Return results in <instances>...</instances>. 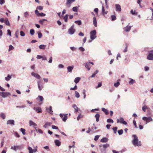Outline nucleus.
Returning <instances> with one entry per match:
<instances>
[{
	"label": "nucleus",
	"mask_w": 153,
	"mask_h": 153,
	"mask_svg": "<svg viewBox=\"0 0 153 153\" xmlns=\"http://www.w3.org/2000/svg\"><path fill=\"white\" fill-rule=\"evenodd\" d=\"M34 109L38 113H41L42 112V110L40 107H34Z\"/></svg>",
	"instance_id": "nucleus-11"
},
{
	"label": "nucleus",
	"mask_w": 153,
	"mask_h": 153,
	"mask_svg": "<svg viewBox=\"0 0 153 153\" xmlns=\"http://www.w3.org/2000/svg\"><path fill=\"white\" fill-rule=\"evenodd\" d=\"M20 131L22 132L23 135H25L26 133H25V130L23 128H21L20 129Z\"/></svg>",
	"instance_id": "nucleus-37"
},
{
	"label": "nucleus",
	"mask_w": 153,
	"mask_h": 153,
	"mask_svg": "<svg viewBox=\"0 0 153 153\" xmlns=\"http://www.w3.org/2000/svg\"><path fill=\"white\" fill-rule=\"evenodd\" d=\"M46 109L47 110L48 112L49 113L52 114V113L53 111H52V108L51 106H50L49 108H46Z\"/></svg>",
	"instance_id": "nucleus-14"
},
{
	"label": "nucleus",
	"mask_w": 153,
	"mask_h": 153,
	"mask_svg": "<svg viewBox=\"0 0 153 153\" xmlns=\"http://www.w3.org/2000/svg\"><path fill=\"white\" fill-rule=\"evenodd\" d=\"M22 147L19 146H14L13 147V149L15 151H16V150L21 149H22Z\"/></svg>",
	"instance_id": "nucleus-15"
},
{
	"label": "nucleus",
	"mask_w": 153,
	"mask_h": 153,
	"mask_svg": "<svg viewBox=\"0 0 153 153\" xmlns=\"http://www.w3.org/2000/svg\"><path fill=\"white\" fill-rule=\"evenodd\" d=\"M10 95L9 93H5L4 92H0V96H9Z\"/></svg>",
	"instance_id": "nucleus-20"
},
{
	"label": "nucleus",
	"mask_w": 153,
	"mask_h": 153,
	"mask_svg": "<svg viewBox=\"0 0 153 153\" xmlns=\"http://www.w3.org/2000/svg\"><path fill=\"white\" fill-rule=\"evenodd\" d=\"M14 49V47L11 45H10L9 46V49L8 51H10L11 50H13Z\"/></svg>",
	"instance_id": "nucleus-45"
},
{
	"label": "nucleus",
	"mask_w": 153,
	"mask_h": 153,
	"mask_svg": "<svg viewBox=\"0 0 153 153\" xmlns=\"http://www.w3.org/2000/svg\"><path fill=\"white\" fill-rule=\"evenodd\" d=\"M73 11L74 12H77L78 10V7H75L72 8Z\"/></svg>",
	"instance_id": "nucleus-44"
},
{
	"label": "nucleus",
	"mask_w": 153,
	"mask_h": 153,
	"mask_svg": "<svg viewBox=\"0 0 153 153\" xmlns=\"http://www.w3.org/2000/svg\"><path fill=\"white\" fill-rule=\"evenodd\" d=\"M130 81L129 82V83L130 85L133 84L134 82H135V81L133 79L130 78L129 79Z\"/></svg>",
	"instance_id": "nucleus-30"
},
{
	"label": "nucleus",
	"mask_w": 153,
	"mask_h": 153,
	"mask_svg": "<svg viewBox=\"0 0 153 153\" xmlns=\"http://www.w3.org/2000/svg\"><path fill=\"white\" fill-rule=\"evenodd\" d=\"M0 116L3 119H4L5 118V114L3 113H1L0 114Z\"/></svg>",
	"instance_id": "nucleus-38"
},
{
	"label": "nucleus",
	"mask_w": 153,
	"mask_h": 153,
	"mask_svg": "<svg viewBox=\"0 0 153 153\" xmlns=\"http://www.w3.org/2000/svg\"><path fill=\"white\" fill-rule=\"evenodd\" d=\"M38 35L39 38L40 39L42 36V34L40 32H39L38 33Z\"/></svg>",
	"instance_id": "nucleus-52"
},
{
	"label": "nucleus",
	"mask_w": 153,
	"mask_h": 153,
	"mask_svg": "<svg viewBox=\"0 0 153 153\" xmlns=\"http://www.w3.org/2000/svg\"><path fill=\"white\" fill-rule=\"evenodd\" d=\"M5 1L4 0H0V4H2L4 3Z\"/></svg>",
	"instance_id": "nucleus-64"
},
{
	"label": "nucleus",
	"mask_w": 153,
	"mask_h": 153,
	"mask_svg": "<svg viewBox=\"0 0 153 153\" xmlns=\"http://www.w3.org/2000/svg\"><path fill=\"white\" fill-rule=\"evenodd\" d=\"M117 123H120L126 125L127 124V123L124 120L123 118L122 117L120 118L119 119H117Z\"/></svg>",
	"instance_id": "nucleus-6"
},
{
	"label": "nucleus",
	"mask_w": 153,
	"mask_h": 153,
	"mask_svg": "<svg viewBox=\"0 0 153 153\" xmlns=\"http://www.w3.org/2000/svg\"><path fill=\"white\" fill-rule=\"evenodd\" d=\"M47 20L46 19H43L39 21V22L41 24L43 25L45 21H47Z\"/></svg>",
	"instance_id": "nucleus-29"
},
{
	"label": "nucleus",
	"mask_w": 153,
	"mask_h": 153,
	"mask_svg": "<svg viewBox=\"0 0 153 153\" xmlns=\"http://www.w3.org/2000/svg\"><path fill=\"white\" fill-rule=\"evenodd\" d=\"M100 115L99 114L97 113L95 115V117L96 119V121L97 122L99 121Z\"/></svg>",
	"instance_id": "nucleus-21"
},
{
	"label": "nucleus",
	"mask_w": 153,
	"mask_h": 153,
	"mask_svg": "<svg viewBox=\"0 0 153 153\" xmlns=\"http://www.w3.org/2000/svg\"><path fill=\"white\" fill-rule=\"evenodd\" d=\"M38 86L39 89L41 90L43 88V86L42 85H40L39 83H38Z\"/></svg>",
	"instance_id": "nucleus-42"
},
{
	"label": "nucleus",
	"mask_w": 153,
	"mask_h": 153,
	"mask_svg": "<svg viewBox=\"0 0 153 153\" xmlns=\"http://www.w3.org/2000/svg\"><path fill=\"white\" fill-rule=\"evenodd\" d=\"M142 109L145 112L146 109H147V107L146 105H144L142 107Z\"/></svg>",
	"instance_id": "nucleus-50"
},
{
	"label": "nucleus",
	"mask_w": 153,
	"mask_h": 153,
	"mask_svg": "<svg viewBox=\"0 0 153 153\" xmlns=\"http://www.w3.org/2000/svg\"><path fill=\"white\" fill-rule=\"evenodd\" d=\"M82 117V116L81 115V114H79L77 118V120H79Z\"/></svg>",
	"instance_id": "nucleus-54"
},
{
	"label": "nucleus",
	"mask_w": 153,
	"mask_h": 153,
	"mask_svg": "<svg viewBox=\"0 0 153 153\" xmlns=\"http://www.w3.org/2000/svg\"><path fill=\"white\" fill-rule=\"evenodd\" d=\"M117 129V127H115L113 128L114 133L115 134L116 133Z\"/></svg>",
	"instance_id": "nucleus-46"
},
{
	"label": "nucleus",
	"mask_w": 153,
	"mask_h": 153,
	"mask_svg": "<svg viewBox=\"0 0 153 153\" xmlns=\"http://www.w3.org/2000/svg\"><path fill=\"white\" fill-rule=\"evenodd\" d=\"M108 139L107 137H103L100 140V142L102 143H106L108 141Z\"/></svg>",
	"instance_id": "nucleus-17"
},
{
	"label": "nucleus",
	"mask_w": 153,
	"mask_h": 153,
	"mask_svg": "<svg viewBox=\"0 0 153 153\" xmlns=\"http://www.w3.org/2000/svg\"><path fill=\"white\" fill-rule=\"evenodd\" d=\"M93 23L94 25L97 27V21L95 17H94L93 18Z\"/></svg>",
	"instance_id": "nucleus-13"
},
{
	"label": "nucleus",
	"mask_w": 153,
	"mask_h": 153,
	"mask_svg": "<svg viewBox=\"0 0 153 153\" xmlns=\"http://www.w3.org/2000/svg\"><path fill=\"white\" fill-rule=\"evenodd\" d=\"M55 144L57 146H59L61 145L60 142L58 140H56L55 141Z\"/></svg>",
	"instance_id": "nucleus-22"
},
{
	"label": "nucleus",
	"mask_w": 153,
	"mask_h": 153,
	"mask_svg": "<svg viewBox=\"0 0 153 153\" xmlns=\"http://www.w3.org/2000/svg\"><path fill=\"white\" fill-rule=\"evenodd\" d=\"M7 124H10L14 125V121L13 120H8L7 123Z\"/></svg>",
	"instance_id": "nucleus-16"
},
{
	"label": "nucleus",
	"mask_w": 153,
	"mask_h": 153,
	"mask_svg": "<svg viewBox=\"0 0 153 153\" xmlns=\"http://www.w3.org/2000/svg\"><path fill=\"white\" fill-rule=\"evenodd\" d=\"M107 122L108 123H113L114 122V121L113 120L111 119H108L107 120Z\"/></svg>",
	"instance_id": "nucleus-49"
},
{
	"label": "nucleus",
	"mask_w": 153,
	"mask_h": 153,
	"mask_svg": "<svg viewBox=\"0 0 153 153\" xmlns=\"http://www.w3.org/2000/svg\"><path fill=\"white\" fill-rule=\"evenodd\" d=\"M77 88V87L76 85H75L74 88H71L70 89L71 90H75Z\"/></svg>",
	"instance_id": "nucleus-61"
},
{
	"label": "nucleus",
	"mask_w": 153,
	"mask_h": 153,
	"mask_svg": "<svg viewBox=\"0 0 153 153\" xmlns=\"http://www.w3.org/2000/svg\"><path fill=\"white\" fill-rule=\"evenodd\" d=\"M131 12L132 14L133 15H137V13L135 10H131Z\"/></svg>",
	"instance_id": "nucleus-32"
},
{
	"label": "nucleus",
	"mask_w": 153,
	"mask_h": 153,
	"mask_svg": "<svg viewBox=\"0 0 153 153\" xmlns=\"http://www.w3.org/2000/svg\"><path fill=\"white\" fill-rule=\"evenodd\" d=\"M128 45V44L127 43L126 44V48L123 51V52L124 53L126 52L127 51V48Z\"/></svg>",
	"instance_id": "nucleus-36"
},
{
	"label": "nucleus",
	"mask_w": 153,
	"mask_h": 153,
	"mask_svg": "<svg viewBox=\"0 0 153 153\" xmlns=\"http://www.w3.org/2000/svg\"><path fill=\"white\" fill-rule=\"evenodd\" d=\"M29 124L30 126H33L35 128L36 131H37V129L35 127L37 126V125L35 123H34L32 120H30L29 121Z\"/></svg>",
	"instance_id": "nucleus-9"
},
{
	"label": "nucleus",
	"mask_w": 153,
	"mask_h": 153,
	"mask_svg": "<svg viewBox=\"0 0 153 153\" xmlns=\"http://www.w3.org/2000/svg\"><path fill=\"white\" fill-rule=\"evenodd\" d=\"M75 31V30L74 28V26L72 25L68 29V32L71 35L73 34Z\"/></svg>",
	"instance_id": "nucleus-5"
},
{
	"label": "nucleus",
	"mask_w": 153,
	"mask_h": 153,
	"mask_svg": "<svg viewBox=\"0 0 153 153\" xmlns=\"http://www.w3.org/2000/svg\"><path fill=\"white\" fill-rule=\"evenodd\" d=\"M131 26H127L124 28V30L126 32L129 31L131 28Z\"/></svg>",
	"instance_id": "nucleus-18"
},
{
	"label": "nucleus",
	"mask_w": 153,
	"mask_h": 153,
	"mask_svg": "<svg viewBox=\"0 0 153 153\" xmlns=\"http://www.w3.org/2000/svg\"><path fill=\"white\" fill-rule=\"evenodd\" d=\"M74 66H68L67 67V69L68 70V71L70 72H72V70Z\"/></svg>",
	"instance_id": "nucleus-19"
},
{
	"label": "nucleus",
	"mask_w": 153,
	"mask_h": 153,
	"mask_svg": "<svg viewBox=\"0 0 153 153\" xmlns=\"http://www.w3.org/2000/svg\"><path fill=\"white\" fill-rule=\"evenodd\" d=\"M67 114H60V117L62 118V120L64 122H65L68 119Z\"/></svg>",
	"instance_id": "nucleus-7"
},
{
	"label": "nucleus",
	"mask_w": 153,
	"mask_h": 153,
	"mask_svg": "<svg viewBox=\"0 0 153 153\" xmlns=\"http://www.w3.org/2000/svg\"><path fill=\"white\" fill-rule=\"evenodd\" d=\"M85 67L89 70L90 69V65L89 63H87L85 65Z\"/></svg>",
	"instance_id": "nucleus-26"
},
{
	"label": "nucleus",
	"mask_w": 153,
	"mask_h": 153,
	"mask_svg": "<svg viewBox=\"0 0 153 153\" xmlns=\"http://www.w3.org/2000/svg\"><path fill=\"white\" fill-rule=\"evenodd\" d=\"M5 24L6 25H8V26H10V22L8 20H7V21H5Z\"/></svg>",
	"instance_id": "nucleus-57"
},
{
	"label": "nucleus",
	"mask_w": 153,
	"mask_h": 153,
	"mask_svg": "<svg viewBox=\"0 0 153 153\" xmlns=\"http://www.w3.org/2000/svg\"><path fill=\"white\" fill-rule=\"evenodd\" d=\"M68 15L66 14L65 16L64 17L63 19L65 21V22H67L68 21Z\"/></svg>",
	"instance_id": "nucleus-27"
},
{
	"label": "nucleus",
	"mask_w": 153,
	"mask_h": 153,
	"mask_svg": "<svg viewBox=\"0 0 153 153\" xmlns=\"http://www.w3.org/2000/svg\"><path fill=\"white\" fill-rule=\"evenodd\" d=\"M120 85V83L119 81H117V82L115 83L114 84V86L115 87H117Z\"/></svg>",
	"instance_id": "nucleus-33"
},
{
	"label": "nucleus",
	"mask_w": 153,
	"mask_h": 153,
	"mask_svg": "<svg viewBox=\"0 0 153 153\" xmlns=\"http://www.w3.org/2000/svg\"><path fill=\"white\" fill-rule=\"evenodd\" d=\"M35 31L33 29H31L30 30V33L31 35H33Z\"/></svg>",
	"instance_id": "nucleus-48"
},
{
	"label": "nucleus",
	"mask_w": 153,
	"mask_h": 153,
	"mask_svg": "<svg viewBox=\"0 0 153 153\" xmlns=\"http://www.w3.org/2000/svg\"><path fill=\"white\" fill-rule=\"evenodd\" d=\"M43 7L42 6H39L37 7V9L40 10H42L43 9Z\"/></svg>",
	"instance_id": "nucleus-55"
},
{
	"label": "nucleus",
	"mask_w": 153,
	"mask_h": 153,
	"mask_svg": "<svg viewBox=\"0 0 153 153\" xmlns=\"http://www.w3.org/2000/svg\"><path fill=\"white\" fill-rule=\"evenodd\" d=\"M149 53L147 56V59L149 60H153V51H151L149 52Z\"/></svg>",
	"instance_id": "nucleus-3"
},
{
	"label": "nucleus",
	"mask_w": 153,
	"mask_h": 153,
	"mask_svg": "<svg viewBox=\"0 0 153 153\" xmlns=\"http://www.w3.org/2000/svg\"><path fill=\"white\" fill-rule=\"evenodd\" d=\"M111 18L112 21H114L116 19V16L114 15H113L111 16Z\"/></svg>",
	"instance_id": "nucleus-43"
},
{
	"label": "nucleus",
	"mask_w": 153,
	"mask_h": 153,
	"mask_svg": "<svg viewBox=\"0 0 153 153\" xmlns=\"http://www.w3.org/2000/svg\"><path fill=\"white\" fill-rule=\"evenodd\" d=\"M73 107L75 109V112H76L78 111V108L77 107L75 104H74L73 105Z\"/></svg>",
	"instance_id": "nucleus-23"
},
{
	"label": "nucleus",
	"mask_w": 153,
	"mask_h": 153,
	"mask_svg": "<svg viewBox=\"0 0 153 153\" xmlns=\"http://www.w3.org/2000/svg\"><path fill=\"white\" fill-rule=\"evenodd\" d=\"M45 124L47 126H50L51 125V123L47 122L45 123Z\"/></svg>",
	"instance_id": "nucleus-63"
},
{
	"label": "nucleus",
	"mask_w": 153,
	"mask_h": 153,
	"mask_svg": "<svg viewBox=\"0 0 153 153\" xmlns=\"http://www.w3.org/2000/svg\"><path fill=\"white\" fill-rule=\"evenodd\" d=\"M118 132L119 135L122 134L123 132V131L122 129H120L118 130Z\"/></svg>",
	"instance_id": "nucleus-47"
},
{
	"label": "nucleus",
	"mask_w": 153,
	"mask_h": 153,
	"mask_svg": "<svg viewBox=\"0 0 153 153\" xmlns=\"http://www.w3.org/2000/svg\"><path fill=\"white\" fill-rule=\"evenodd\" d=\"M75 1V0H67L65 5L67 8L70 7L72 3Z\"/></svg>",
	"instance_id": "nucleus-4"
},
{
	"label": "nucleus",
	"mask_w": 153,
	"mask_h": 153,
	"mask_svg": "<svg viewBox=\"0 0 153 153\" xmlns=\"http://www.w3.org/2000/svg\"><path fill=\"white\" fill-rule=\"evenodd\" d=\"M101 86H102V83L100 82L98 83V84L97 87H96V88H99V87H101Z\"/></svg>",
	"instance_id": "nucleus-62"
},
{
	"label": "nucleus",
	"mask_w": 153,
	"mask_h": 153,
	"mask_svg": "<svg viewBox=\"0 0 153 153\" xmlns=\"http://www.w3.org/2000/svg\"><path fill=\"white\" fill-rule=\"evenodd\" d=\"M80 79V78L79 77H77L76 78L74 79V82H75L77 84L78 83Z\"/></svg>",
	"instance_id": "nucleus-24"
},
{
	"label": "nucleus",
	"mask_w": 153,
	"mask_h": 153,
	"mask_svg": "<svg viewBox=\"0 0 153 153\" xmlns=\"http://www.w3.org/2000/svg\"><path fill=\"white\" fill-rule=\"evenodd\" d=\"M31 75L34 76V77H36V78L39 79L41 77L40 76L37 74L34 73V72H32L31 73Z\"/></svg>",
	"instance_id": "nucleus-12"
},
{
	"label": "nucleus",
	"mask_w": 153,
	"mask_h": 153,
	"mask_svg": "<svg viewBox=\"0 0 153 153\" xmlns=\"http://www.w3.org/2000/svg\"><path fill=\"white\" fill-rule=\"evenodd\" d=\"M116 10L117 11L120 12L121 10V7L118 4H117L115 5Z\"/></svg>",
	"instance_id": "nucleus-10"
},
{
	"label": "nucleus",
	"mask_w": 153,
	"mask_h": 153,
	"mask_svg": "<svg viewBox=\"0 0 153 153\" xmlns=\"http://www.w3.org/2000/svg\"><path fill=\"white\" fill-rule=\"evenodd\" d=\"M133 123L134 125L135 126V128H137V126L136 123V121H135V120H133Z\"/></svg>",
	"instance_id": "nucleus-58"
},
{
	"label": "nucleus",
	"mask_w": 153,
	"mask_h": 153,
	"mask_svg": "<svg viewBox=\"0 0 153 153\" xmlns=\"http://www.w3.org/2000/svg\"><path fill=\"white\" fill-rule=\"evenodd\" d=\"M75 23L79 25H81L82 24V22L80 20L76 21L75 22Z\"/></svg>",
	"instance_id": "nucleus-40"
},
{
	"label": "nucleus",
	"mask_w": 153,
	"mask_h": 153,
	"mask_svg": "<svg viewBox=\"0 0 153 153\" xmlns=\"http://www.w3.org/2000/svg\"><path fill=\"white\" fill-rule=\"evenodd\" d=\"M46 14L43 13H40L39 14L38 16H45Z\"/></svg>",
	"instance_id": "nucleus-51"
},
{
	"label": "nucleus",
	"mask_w": 153,
	"mask_h": 153,
	"mask_svg": "<svg viewBox=\"0 0 153 153\" xmlns=\"http://www.w3.org/2000/svg\"><path fill=\"white\" fill-rule=\"evenodd\" d=\"M109 146V145L107 143L104 144L102 146L103 148L104 149H105L107 148Z\"/></svg>",
	"instance_id": "nucleus-31"
},
{
	"label": "nucleus",
	"mask_w": 153,
	"mask_h": 153,
	"mask_svg": "<svg viewBox=\"0 0 153 153\" xmlns=\"http://www.w3.org/2000/svg\"><path fill=\"white\" fill-rule=\"evenodd\" d=\"M102 13L103 14H106L107 13V11H105V10H104V7L103 6H102Z\"/></svg>",
	"instance_id": "nucleus-35"
},
{
	"label": "nucleus",
	"mask_w": 153,
	"mask_h": 153,
	"mask_svg": "<svg viewBox=\"0 0 153 153\" xmlns=\"http://www.w3.org/2000/svg\"><path fill=\"white\" fill-rule=\"evenodd\" d=\"M143 120L144 121H146V124L147 123H148L150 122V121H152V118L150 117H144L143 118Z\"/></svg>",
	"instance_id": "nucleus-8"
},
{
	"label": "nucleus",
	"mask_w": 153,
	"mask_h": 153,
	"mask_svg": "<svg viewBox=\"0 0 153 153\" xmlns=\"http://www.w3.org/2000/svg\"><path fill=\"white\" fill-rule=\"evenodd\" d=\"M132 137H134V139L132 141V143L133 145L135 146H140L141 144V142L138 141V139L137 136L135 135H133Z\"/></svg>",
	"instance_id": "nucleus-1"
},
{
	"label": "nucleus",
	"mask_w": 153,
	"mask_h": 153,
	"mask_svg": "<svg viewBox=\"0 0 153 153\" xmlns=\"http://www.w3.org/2000/svg\"><path fill=\"white\" fill-rule=\"evenodd\" d=\"M100 137V136H99V135H96L95 136V138H94V140H95V141H97V140H98L99 138V137Z\"/></svg>",
	"instance_id": "nucleus-56"
},
{
	"label": "nucleus",
	"mask_w": 153,
	"mask_h": 153,
	"mask_svg": "<svg viewBox=\"0 0 153 153\" xmlns=\"http://www.w3.org/2000/svg\"><path fill=\"white\" fill-rule=\"evenodd\" d=\"M96 30H94L90 32V38L92 40L94 39L96 37Z\"/></svg>",
	"instance_id": "nucleus-2"
},
{
	"label": "nucleus",
	"mask_w": 153,
	"mask_h": 153,
	"mask_svg": "<svg viewBox=\"0 0 153 153\" xmlns=\"http://www.w3.org/2000/svg\"><path fill=\"white\" fill-rule=\"evenodd\" d=\"M29 16V14L27 12H25L24 13V16L26 17H27Z\"/></svg>",
	"instance_id": "nucleus-60"
},
{
	"label": "nucleus",
	"mask_w": 153,
	"mask_h": 153,
	"mask_svg": "<svg viewBox=\"0 0 153 153\" xmlns=\"http://www.w3.org/2000/svg\"><path fill=\"white\" fill-rule=\"evenodd\" d=\"M37 99L40 100V101H42L43 100L44 98L42 96H38L37 98Z\"/></svg>",
	"instance_id": "nucleus-41"
},
{
	"label": "nucleus",
	"mask_w": 153,
	"mask_h": 153,
	"mask_svg": "<svg viewBox=\"0 0 153 153\" xmlns=\"http://www.w3.org/2000/svg\"><path fill=\"white\" fill-rule=\"evenodd\" d=\"M46 47V45H42L39 46V48L40 49H44Z\"/></svg>",
	"instance_id": "nucleus-28"
},
{
	"label": "nucleus",
	"mask_w": 153,
	"mask_h": 153,
	"mask_svg": "<svg viewBox=\"0 0 153 153\" xmlns=\"http://www.w3.org/2000/svg\"><path fill=\"white\" fill-rule=\"evenodd\" d=\"M28 149L29 150V153H33V150L32 148L29 147H28Z\"/></svg>",
	"instance_id": "nucleus-39"
},
{
	"label": "nucleus",
	"mask_w": 153,
	"mask_h": 153,
	"mask_svg": "<svg viewBox=\"0 0 153 153\" xmlns=\"http://www.w3.org/2000/svg\"><path fill=\"white\" fill-rule=\"evenodd\" d=\"M11 78V76L10 75H8L7 77H5V79L7 81H9Z\"/></svg>",
	"instance_id": "nucleus-34"
},
{
	"label": "nucleus",
	"mask_w": 153,
	"mask_h": 153,
	"mask_svg": "<svg viewBox=\"0 0 153 153\" xmlns=\"http://www.w3.org/2000/svg\"><path fill=\"white\" fill-rule=\"evenodd\" d=\"M52 128L54 129H58V127L54 125H52Z\"/></svg>",
	"instance_id": "nucleus-59"
},
{
	"label": "nucleus",
	"mask_w": 153,
	"mask_h": 153,
	"mask_svg": "<svg viewBox=\"0 0 153 153\" xmlns=\"http://www.w3.org/2000/svg\"><path fill=\"white\" fill-rule=\"evenodd\" d=\"M20 35L22 36H25V33L23 31H21L20 32Z\"/></svg>",
	"instance_id": "nucleus-53"
},
{
	"label": "nucleus",
	"mask_w": 153,
	"mask_h": 153,
	"mask_svg": "<svg viewBox=\"0 0 153 153\" xmlns=\"http://www.w3.org/2000/svg\"><path fill=\"white\" fill-rule=\"evenodd\" d=\"M102 110L107 115L108 114V111L107 109L104 108H102Z\"/></svg>",
	"instance_id": "nucleus-25"
}]
</instances>
